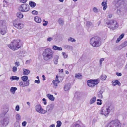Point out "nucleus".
Returning <instances> with one entry per match:
<instances>
[{"label":"nucleus","instance_id":"nucleus-1","mask_svg":"<svg viewBox=\"0 0 127 127\" xmlns=\"http://www.w3.org/2000/svg\"><path fill=\"white\" fill-rule=\"evenodd\" d=\"M53 52L49 48L45 49L43 52L42 55L45 61H49L52 59Z\"/></svg>","mask_w":127,"mask_h":127},{"label":"nucleus","instance_id":"nucleus-2","mask_svg":"<svg viewBox=\"0 0 127 127\" xmlns=\"http://www.w3.org/2000/svg\"><path fill=\"white\" fill-rule=\"evenodd\" d=\"M20 43V40L17 39L13 40L10 44H8L7 45L9 48L14 51L17 50L21 47V45Z\"/></svg>","mask_w":127,"mask_h":127},{"label":"nucleus","instance_id":"nucleus-3","mask_svg":"<svg viewBox=\"0 0 127 127\" xmlns=\"http://www.w3.org/2000/svg\"><path fill=\"white\" fill-rule=\"evenodd\" d=\"M112 107L110 105H105L102 107L100 112V114L106 117L108 116Z\"/></svg>","mask_w":127,"mask_h":127},{"label":"nucleus","instance_id":"nucleus-4","mask_svg":"<svg viewBox=\"0 0 127 127\" xmlns=\"http://www.w3.org/2000/svg\"><path fill=\"white\" fill-rule=\"evenodd\" d=\"M7 26L5 21L0 20V33L2 35L6 33Z\"/></svg>","mask_w":127,"mask_h":127},{"label":"nucleus","instance_id":"nucleus-5","mask_svg":"<svg viewBox=\"0 0 127 127\" xmlns=\"http://www.w3.org/2000/svg\"><path fill=\"white\" fill-rule=\"evenodd\" d=\"M108 27L110 29L115 30L117 28L118 25L117 21L114 20H111L108 21L107 23Z\"/></svg>","mask_w":127,"mask_h":127},{"label":"nucleus","instance_id":"nucleus-6","mask_svg":"<svg viewBox=\"0 0 127 127\" xmlns=\"http://www.w3.org/2000/svg\"><path fill=\"white\" fill-rule=\"evenodd\" d=\"M90 43L93 46L97 47L99 45V40L97 37H93L90 40Z\"/></svg>","mask_w":127,"mask_h":127},{"label":"nucleus","instance_id":"nucleus-7","mask_svg":"<svg viewBox=\"0 0 127 127\" xmlns=\"http://www.w3.org/2000/svg\"><path fill=\"white\" fill-rule=\"evenodd\" d=\"M13 25L14 27L17 29L21 30L23 29L24 25L22 22L17 20H15L13 21Z\"/></svg>","mask_w":127,"mask_h":127},{"label":"nucleus","instance_id":"nucleus-8","mask_svg":"<svg viewBox=\"0 0 127 127\" xmlns=\"http://www.w3.org/2000/svg\"><path fill=\"white\" fill-rule=\"evenodd\" d=\"M99 79H95L94 80H90L87 81L88 85L90 87H92L95 85L97 84L99 82Z\"/></svg>","mask_w":127,"mask_h":127},{"label":"nucleus","instance_id":"nucleus-9","mask_svg":"<svg viewBox=\"0 0 127 127\" xmlns=\"http://www.w3.org/2000/svg\"><path fill=\"white\" fill-rule=\"evenodd\" d=\"M9 119L8 118H5L2 120H0V126L2 127H5L8 124Z\"/></svg>","mask_w":127,"mask_h":127},{"label":"nucleus","instance_id":"nucleus-10","mask_svg":"<svg viewBox=\"0 0 127 127\" xmlns=\"http://www.w3.org/2000/svg\"><path fill=\"white\" fill-rule=\"evenodd\" d=\"M29 9V5L26 4H22L19 8V10L23 12H27Z\"/></svg>","mask_w":127,"mask_h":127},{"label":"nucleus","instance_id":"nucleus-11","mask_svg":"<svg viewBox=\"0 0 127 127\" xmlns=\"http://www.w3.org/2000/svg\"><path fill=\"white\" fill-rule=\"evenodd\" d=\"M120 123L117 120L111 121L107 127H120Z\"/></svg>","mask_w":127,"mask_h":127},{"label":"nucleus","instance_id":"nucleus-12","mask_svg":"<svg viewBox=\"0 0 127 127\" xmlns=\"http://www.w3.org/2000/svg\"><path fill=\"white\" fill-rule=\"evenodd\" d=\"M54 107V103H51L48 105L46 107V110H45V112L44 114L46 113H48L49 114L51 113Z\"/></svg>","mask_w":127,"mask_h":127},{"label":"nucleus","instance_id":"nucleus-13","mask_svg":"<svg viewBox=\"0 0 127 127\" xmlns=\"http://www.w3.org/2000/svg\"><path fill=\"white\" fill-rule=\"evenodd\" d=\"M35 110L37 112L42 114H44L45 112L40 105H36L35 107Z\"/></svg>","mask_w":127,"mask_h":127},{"label":"nucleus","instance_id":"nucleus-14","mask_svg":"<svg viewBox=\"0 0 127 127\" xmlns=\"http://www.w3.org/2000/svg\"><path fill=\"white\" fill-rule=\"evenodd\" d=\"M19 84L20 86L23 87L28 86L30 84L29 81H27L26 82L21 81L19 82Z\"/></svg>","mask_w":127,"mask_h":127},{"label":"nucleus","instance_id":"nucleus-15","mask_svg":"<svg viewBox=\"0 0 127 127\" xmlns=\"http://www.w3.org/2000/svg\"><path fill=\"white\" fill-rule=\"evenodd\" d=\"M46 96L50 101H54V100L55 98L53 95L49 94H46Z\"/></svg>","mask_w":127,"mask_h":127},{"label":"nucleus","instance_id":"nucleus-16","mask_svg":"<svg viewBox=\"0 0 127 127\" xmlns=\"http://www.w3.org/2000/svg\"><path fill=\"white\" fill-rule=\"evenodd\" d=\"M34 20L35 22L37 23H40L41 22V20L40 18L38 16L34 17Z\"/></svg>","mask_w":127,"mask_h":127},{"label":"nucleus","instance_id":"nucleus-17","mask_svg":"<svg viewBox=\"0 0 127 127\" xmlns=\"http://www.w3.org/2000/svg\"><path fill=\"white\" fill-rule=\"evenodd\" d=\"M70 88V84H66L64 86V91H68Z\"/></svg>","mask_w":127,"mask_h":127},{"label":"nucleus","instance_id":"nucleus-18","mask_svg":"<svg viewBox=\"0 0 127 127\" xmlns=\"http://www.w3.org/2000/svg\"><path fill=\"white\" fill-rule=\"evenodd\" d=\"M124 36V33H122L120 35L119 37L117 38V40L116 41V43H118L123 38Z\"/></svg>","mask_w":127,"mask_h":127},{"label":"nucleus","instance_id":"nucleus-19","mask_svg":"<svg viewBox=\"0 0 127 127\" xmlns=\"http://www.w3.org/2000/svg\"><path fill=\"white\" fill-rule=\"evenodd\" d=\"M59 58V56L57 55H55L54 57L53 61L55 64H56L58 62V60Z\"/></svg>","mask_w":127,"mask_h":127},{"label":"nucleus","instance_id":"nucleus-20","mask_svg":"<svg viewBox=\"0 0 127 127\" xmlns=\"http://www.w3.org/2000/svg\"><path fill=\"white\" fill-rule=\"evenodd\" d=\"M107 1H103L101 3L102 5L103 6V9L105 10L107 7Z\"/></svg>","mask_w":127,"mask_h":127},{"label":"nucleus","instance_id":"nucleus-21","mask_svg":"<svg viewBox=\"0 0 127 127\" xmlns=\"http://www.w3.org/2000/svg\"><path fill=\"white\" fill-rule=\"evenodd\" d=\"M96 97L95 96H94L89 101V104H92L94 103L96 101Z\"/></svg>","mask_w":127,"mask_h":127},{"label":"nucleus","instance_id":"nucleus-22","mask_svg":"<svg viewBox=\"0 0 127 127\" xmlns=\"http://www.w3.org/2000/svg\"><path fill=\"white\" fill-rule=\"evenodd\" d=\"M93 27L92 23L90 22H87L86 23V27L88 28H92Z\"/></svg>","mask_w":127,"mask_h":127},{"label":"nucleus","instance_id":"nucleus-23","mask_svg":"<svg viewBox=\"0 0 127 127\" xmlns=\"http://www.w3.org/2000/svg\"><path fill=\"white\" fill-rule=\"evenodd\" d=\"M58 22L59 24L61 26L63 25L64 24V22L63 19L61 18L59 19Z\"/></svg>","mask_w":127,"mask_h":127},{"label":"nucleus","instance_id":"nucleus-24","mask_svg":"<svg viewBox=\"0 0 127 127\" xmlns=\"http://www.w3.org/2000/svg\"><path fill=\"white\" fill-rule=\"evenodd\" d=\"M19 79V77L16 76H12L10 78V79L11 81H18Z\"/></svg>","mask_w":127,"mask_h":127},{"label":"nucleus","instance_id":"nucleus-25","mask_svg":"<svg viewBox=\"0 0 127 127\" xmlns=\"http://www.w3.org/2000/svg\"><path fill=\"white\" fill-rule=\"evenodd\" d=\"M23 74L25 75H28L30 73V71L28 69H26L24 68L23 69Z\"/></svg>","mask_w":127,"mask_h":127},{"label":"nucleus","instance_id":"nucleus-26","mask_svg":"<svg viewBox=\"0 0 127 127\" xmlns=\"http://www.w3.org/2000/svg\"><path fill=\"white\" fill-rule=\"evenodd\" d=\"M64 48L68 50H72L73 48V47L71 45H65L64 46Z\"/></svg>","mask_w":127,"mask_h":127},{"label":"nucleus","instance_id":"nucleus-27","mask_svg":"<svg viewBox=\"0 0 127 127\" xmlns=\"http://www.w3.org/2000/svg\"><path fill=\"white\" fill-rule=\"evenodd\" d=\"M17 90V88L15 87H12L10 90V92L13 94H14L15 91Z\"/></svg>","mask_w":127,"mask_h":127},{"label":"nucleus","instance_id":"nucleus-28","mask_svg":"<svg viewBox=\"0 0 127 127\" xmlns=\"http://www.w3.org/2000/svg\"><path fill=\"white\" fill-rule=\"evenodd\" d=\"M112 84L113 85L115 86L117 85H118L119 86L121 85V84L120 82L118 80H115L112 81Z\"/></svg>","mask_w":127,"mask_h":127},{"label":"nucleus","instance_id":"nucleus-29","mask_svg":"<svg viewBox=\"0 0 127 127\" xmlns=\"http://www.w3.org/2000/svg\"><path fill=\"white\" fill-rule=\"evenodd\" d=\"M15 118L16 121L18 122L21 120V116L19 114H17L16 115Z\"/></svg>","mask_w":127,"mask_h":127},{"label":"nucleus","instance_id":"nucleus-30","mask_svg":"<svg viewBox=\"0 0 127 127\" xmlns=\"http://www.w3.org/2000/svg\"><path fill=\"white\" fill-rule=\"evenodd\" d=\"M52 49L55 50H58L59 51H61L62 50V48L61 47H59L55 45H53L52 47Z\"/></svg>","mask_w":127,"mask_h":127},{"label":"nucleus","instance_id":"nucleus-31","mask_svg":"<svg viewBox=\"0 0 127 127\" xmlns=\"http://www.w3.org/2000/svg\"><path fill=\"white\" fill-rule=\"evenodd\" d=\"M52 83L54 85L53 87L55 88H56L58 86V84L60 82L53 81Z\"/></svg>","mask_w":127,"mask_h":127},{"label":"nucleus","instance_id":"nucleus-32","mask_svg":"<svg viewBox=\"0 0 127 127\" xmlns=\"http://www.w3.org/2000/svg\"><path fill=\"white\" fill-rule=\"evenodd\" d=\"M29 4L30 6L32 7L33 8L35 7L36 5V4L34 2L30 1L29 2Z\"/></svg>","mask_w":127,"mask_h":127},{"label":"nucleus","instance_id":"nucleus-33","mask_svg":"<svg viewBox=\"0 0 127 127\" xmlns=\"http://www.w3.org/2000/svg\"><path fill=\"white\" fill-rule=\"evenodd\" d=\"M21 78L23 81L25 82L28 80V77L27 76H24L22 77Z\"/></svg>","mask_w":127,"mask_h":127},{"label":"nucleus","instance_id":"nucleus-34","mask_svg":"<svg viewBox=\"0 0 127 127\" xmlns=\"http://www.w3.org/2000/svg\"><path fill=\"white\" fill-rule=\"evenodd\" d=\"M16 15L17 17L21 19L23 17V14L20 12L17 13Z\"/></svg>","mask_w":127,"mask_h":127},{"label":"nucleus","instance_id":"nucleus-35","mask_svg":"<svg viewBox=\"0 0 127 127\" xmlns=\"http://www.w3.org/2000/svg\"><path fill=\"white\" fill-rule=\"evenodd\" d=\"M64 59L66 58L68 56V54L65 52H63L62 53Z\"/></svg>","mask_w":127,"mask_h":127},{"label":"nucleus","instance_id":"nucleus-36","mask_svg":"<svg viewBox=\"0 0 127 127\" xmlns=\"http://www.w3.org/2000/svg\"><path fill=\"white\" fill-rule=\"evenodd\" d=\"M75 77L78 79H81L82 77L80 73L76 74L75 75Z\"/></svg>","mask_w":127,"mask_h":127},{"label":"nucleus","instance_id":"nucleus-37","mask_svg":"<svg viewBox=\"0 0 127 127\" xmlns=\"http://www.w3.org/2000/svg\"><path fill=\"white\" fill-rule=\"evenodd\" d=\"M106 78V76L104 75H102L100 77V79L102 80H105Z\"/></svg>","mask_w":127,"mask_h":127},{"label":"nucleus","instance_id":"nucleus-38","mask_svg":"<svg viewBox=\"0 0 127 127\" xmlns=\"http://www.w3.org/2000/svg\"><path fill=\"white\" fill-rule=\"evenodd\" d=\"M57 125L56 127H60L62 124V123L61 121H57Z\"/></svg>","mask_w":127,"mask_h":127},{"label":"nucleus","instance_id":"nucleus-39","mask_svg":"<svg viewBox=\"0 0 127 127\" xmlns=\"http://www.w3.org/2000/svg\"><path fill=\"white\" fill-rule=\"evenodd\" d=\"M68 41H70L71 42H75L76 40L75 39L71 37H69L68 39Z\"/></svg>","mask_w":127,"mask_h":127},{"label":"nucleus","instance_id":"nucleus-40","mask_svg":"<svg viewBox=\"0 0 127 127\" xmlns=\"http://www.w3.org/2000/svg\"><path fill=\"white\" fill-rule=\"evenodd\" d=\"M93 10L95 13H97L98 11V9L96 7H94L93 8Z\"/></svg>","mask_w":127,"mask_h":127},{"label":"nucleus","instance_id":"nucleus-41","mask_svg":"<svg viewBox=\"0 0 127 127\" xmlns=\"http://www.w3.org/2000/svg\"><path fill=\"white\" fill-rule=\"evenodd\" d=\"M97 101H98L97 102L96 104L97 105H101L102 104V100L101 99H97Z\"/></svg>","mask_w":127,"mask_h":127},{"label":"nucleus","instance_id":"nucleus-42","mask_svg":"<svg viewBox=\"0 0 127 127\" xmlns=\"http://www.w3.org/2000/svg\"><path fill=\"white\" fill-rule=\"evenodd\" d=\"M32 14L34 15H36L38 14V12L36 10H33L32 12Z\"/></svg>","mask_w":127,"mask_h":127},{"label":"nucleus","instance_id":"nucleus-43","mask_svg":"<svg viewBox=\"0 0 127 127\" xmlns=\"http://www.w3.org/2000/svg\"><path fill=\"white\" fill-rule=\"evenodd\" d=\"M127 45V41H125L124 43L122 44V46L123 47H125Z\"/></svg>","mask_w":127,"mask_h":127},{"label":"nucleus","instance_id":"nucleus-44","mask_svg":"<svg viewBox=\"0 0 127 127\" xmlns=\"http://www.w3.org/2000/svg\"><path fill=\"white\" fill-rule=\"evenodd\" d=\"M104 61V59L102 58L101 59L99 60V65L100 66H102V62Z\"/></svg>","mask_w":127,"mask_h":127},{"label":"nucleus","instance_id":"nucleus-45","mask_svg":"<svg viewBox=\"0 0 127 127\" xmlns=\"http://www.w3.org/2000/svg\"><path fill=\"white\" fill-rule=\"evenodd\" d=\"M72 127H80V126L78 124H75L73 125Z\"/></svg>","mask_w":127,"mask_h":127},{"label":"nucleus","instance_id":"nucleus-46","mask_svg":"<svg viewBox=\"0 0 127 127\" xmlns=\"http://www.w3.org/2000/svg\"><path fill=\"white\" fill-rule=\"evenodd\" d=\"M27 124V122L25 121H24L22 123V125L23 126L25 127L26 126Z\"/></svg>","mask_w":127,"mask_h":127},{"label":"nucleus","instance_id":"nucleus-47","mask_svg":"<svg viewBox=\"0 0 127 127\" xmlns=\"http://www.w3.org/2000/svg\"><path fill=\"white\" fill-rule=\"evenodd\" d=\"M15 110L17 111H18L20 109V107L18 105H17L16 106L15 108Z\"/></svg>","mask_w":127,"mask_h":127},{"label":"nucleus","instance_id":"nucleus-48","mask_svg":"<svg viewBox=\"0 0 127 127\" xmlns=\"http://www.w3.org/2000/svg\"><path fill=\"white\" fill-rule=\"evenodd\" d=\"M116 75L118 76H122V74L121 73L117 72L116 73Z\"/></svg>","mask_w":127,"mask_h":127},{"label":"nucleus","instance_id":"nucleus-49","mask_svg":"<svg viewBox=\"0 0 127 127\" xmlns=\"http://www.w3.org/2000/svg\"><path fill=\"white\" fill-rule=\"evenodd\" d=\"M42 101H43V103L44 104V105H46L47 104V103L46 102V99L45 98H43L42 99Z\"/></svg>","mask_w":127,"mask_h":127},{"label":"nucleus","instance_id":"nucleus-50","mask_svg":"<svg viewBox=\"0 0 127 127\" xmlns=\"http://www.w3.org/2000/svg\"><path fill=\"white\" fill-rule=\"evenodd\" d=\"M53 39V38L51 37H48L47 38V41H48L50 42Z\"/></svg>","mask_w":127,"mask_h":127},{"label":"nucleus","instance_id":"nucleus-51","mask_svg":"<svg viewBox=\"0 0 127 127\" xmlns=\"http://www.w3.org/2000/svg\"><path fill=\"white\" fill-rule=\"evenodd\" d=\"M53 81L60 82V81L59 80L58 77L57 76H56L55 80H53Z\"/></svg>","mask_w":127,"mask_h":127},{"label":"nucleus","instance_id":"nucleus-52","mask_svg":"<svg viewBox=\"0 0 127 127\" xmlns=\"http://www.w3.org/2000/svg\"><path fill=\"white\" fill-rule=\"evenodd\" d=\"M17 68L16 67L14 66L13 68V71L14 72H15L17 71Z\"/></svg>","mask_w":127,"mask_h":127},{"label":"nucleus","instance_id":"nucleus-53","mask_svg":"<svg viewBox=\"0 0 127 127\" xmlns=\"http://www.w3.org/2000/svg\"><path fill=\"white\" fill-rule=\"evenodd\" d=\"M31 60H28L26 61V64H28L30 63L31 62Z\"/></svg>","mask_w":127,"mask_h":127},{"label":"nucleus","instance_id":"nucleus-54","mask_svg":"<svg viewBox=\"0 0 127 127\" xmlns=\"http://www.w3.org/2000/svg\"><path fill=\"white\" fill-rule=\"evenodd\" d=\"M45 23L43 24V25L44 26H47L48 24V22L47 21H46L44 22Z\"/></svg>","mask_w":127,"mask_h":127},{"label":"nucleus","instance_id":"nucleus-55","mask_svg":"<svg viewBox=\"0 0 127 127\" xmlns=\"http://www.w3.org/2000/svg\"><path fill=\"white\" fill-rule=\"evenodd\" d=\"M98 96L100 98H103L102 95L101 93H100V94H98Z\"/></svg>","mask_w":127,"mask_h":127},{"label":"nucleus","instance_id":"nucleus-56","mask_svg":"<svg viewBox=\"0 0 127 127\" xmlns=\"http://www.w3.org/2000/svg\"><path fill=\"white\" fill-rule=\"evenodd\" d=\"M40 81L39 80H35L34 81V83H37V84H39L40 83Z\"/></svg>","mask_w":127,"mask_h":127},{"label":"nucleus","instance_id":"nucleus-57","mask_svg":"<svg viewBox=\"0 0 127 127\" xmlns=\"http://www.w3.org/2000/svg\"><path fill=\"white\" fill-rule=\"evenodd\" d=\"M15 64L17 66H18L20 65V64L19 62H16Z\"/></svg>","mask_w":127,"mask_h":127},{"label":"nucleus","instance_id":"nucleus-58","mask_svg":"<svg viewBox=\"0 0 127 127\" xmlns=\"http://www.w3.org/2000/svg\"><path fill=\"white\" fill-rule=\"evenodd\" d=\"M27 0H20V1L22 3H25Z\"/></svg>","mask_w":127,"mask_h":127},{"label":"nucleus","instance_id":"nucleus-59","mask_svg":"<svg viewBox=\"0 0 127 127\" xmlns=\"http://www.w3.org/2000/svg\"><path fill=\"white\" fill-rule=\"evenodd\" d=\"M112 15L111 14H109L108 16V17L109 18H111L112 17Z\"/></svg>","mask_w":127,"mask_h":127},{"label":"nucleus","instance_id":"nucleus-60","mask_svg":"<svg viewBox=\"0 0 127 127\" xmlns=\"http://www.w3.org/2000/svg\"><path fill=\"white\" fill-rule=\"evenodd\" d=\"M42 77L43 78L42 80L43 81H44L45 80V76L44 75H43L42 76Z\"/></svg>","mask_w":127,"mask_h":127},{"label":"nucleus","instance_id":"nucleus-61","mask_svg":"<svg viewBox=\"0 0 127 127\" xmlns=\"http://www.w3.org/2000/svg\"><path fill=\"white\" fill-rule=\"evenodd\" d=\"M27 104L30 107L31 106L30 103L29 102H27Z\"/></svg>","mask_w":127,"mask_h":127},{"label":"nucleus","instance_id":"nucleus-62","mask_svg":"<svg viewBox=\"0 0 127 127\" xmlns=\"http://www.w3.org/2000/svg\"><path fill=\"white\" fill-rule=\"evenodd\" d=\"M125 70H127V62L125 66Z\"/></svg>","mask_w":127,"mask_h":127},{"label":"nucleus","instance_id":"nucleus-63","mask_svg":"<svg viewBox=\"0 0 127 127\" xmlns=\"http://www.w3.org/2000/svg\"><path fill=\"white\" fill-rule=\"evenodd\" d=\"M55 127V125L54 124H53L52 125H51L50 126V127Z\"/></svg>","mask_w":127,"mask_h":127},{"label":"nucleus","instance_id":"nucleus-64","mask_svg":"<svg viewBox=\"0 0 127 127\" xmlns=\"http://www.w3.org/2000/svg\"><path fill=\"white\" fill-rule=\"evenodd\" d=\"M15 127H20V126L19 124L18 123L16 126H15Z\"/></svg>","mask_w":127,"mask_h":127}]
</instances>
